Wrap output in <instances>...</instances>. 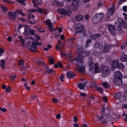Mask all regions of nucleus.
<instances>
[{"label":"nucleus","mask_w":127,"mask_h":127,"mask_svg":"<svg viewBox=\"0 0 127 127\" xmlns=\"http://www.w3.org/2000/svg\"><path fill=\"white\" fill-rule=\"evenodd\" d=\"M80 50V49H78V51L80 52L79 53L80 54L75 59L72 60V61H75L78 64H82L83 62V58L89 56L90 53L89 51H81Z\"/></svg>","instance_id":"f257e3e1"},{"label":"nucleus","mask_w":127,"mask_h":127,"mask_svg":"<svg viewBox=\"0 0 127 127\" xmlns=\"http://www.w3.org/2000/svg\"><path fill=\"white\" fill-rule=\"evenodd\" d=\"M106 111H107L108 112H109L108 110L107 109H105L104 107H103L102 111L101 112V115L100 116L99 118L98 121H99L101 123L105 124H106L108 122V120L107 119L105 120H102V119L104 118V114H107Z\"/></svg>","instance_id":"f03ea898"},{"label":"nucleus","mask_w":127,"mask_h":127,"mask_svg":"<svg viewBox=\"0 0 127 127\" xmlns=\"http://www.w3.org/2000/svg\"><path fill=\"white\" fill-rule=\"evenodd\" d=\"M101 72L102 73V76L103 78L105 77L109 73L110 69L109 68L106 66H100Z\"/></svg>","instance_id":"7ed1b4c3"},{"label":"nucleus","mask_w":127,"mask_h":127,"mask_svg":"<svg viewBox=\"0 0 127 127\" xmlns=\"http://www.w3.org/2000/svg\"><path fill=\"white\" fill-rule=\"evenodd\" d=\"M37 45V43L33 42L32 43L31 42L27 44V46L28 48L32 52H37V51L36 50V46Z\"/></svg>","instance_id":"20e7f679"},{"label":"nucleus","mask_w":127,"mask_h":127,"mask_svg":"<svg viewBox=\"0 0 127 127\" xmlns=\"http://www.w3.org/2000/svg\"><path fill=\"white\" fill-rule=\"evenodd\" d=\"M57 11L58 13L63 15H67L68 16H70L71 13V12L70 10H64L63 8H59Z\"/></svg>","instance_id":"39448f33"},{"label":"nucleus","mask_w":127,"mask_h":127,"mask_svg":"<svg viewBox=\"0 0 127 127\" xmlns=\"http://www.w3.org/2000/svg\"><path fill=\"white\" fill-rule=\"evenodd\" d=\"M84 27L83 25L81 23H78L76 26L75 30L76 33L75 35H76L77 33L81 32L83 30Z\"/></svg>","instance_id":"423d86ee"},{"label":"nucleus","mask_w":127,"mask_h":127,"mask_svg":"<svg viewBox=\"0 0 127 127\" xmlns=\"http://www.w3.org/2000/svg\"><path fill=\"white\" fill-rule=\"evenodd\" d=\"M117 21L120 25H121L124 28H127V23L123 19L120 18H118Z\"/></svg>","instance_id":"0eeeda50"},{"label":"nucleus","mask_w":127,"mask_h":127,"mask_svg":"<svg viewBox=\"0 0 127 127\" xmlns=\"http://www.w3.org/2000/svg\"><path fill=\"white\" fill-rule=\"evenodd\" d=\"M119 62L118 60L117 59L114 61H110V63L112 65L111 69L112 70H114L117 67Z\"/></svg>","instance_id":"6e6552de"},{"label":"nucleus","mask_w":127,"mask_h":127,"mask_svg":"<svg viewBox=\"0 0 127 127\" xmlns=\"http://www.w3.org/2000/svg\"><path fill=\"white\" fill-rule=\"evenodd\" d=\"M108 24V28L109 31L111 34L114 35L115 34L116 29L114 25L112 24L109 25Z\"/></svg>","instance_id":"1a4fd4ad"},{"label":"nucleus","mask_w":127,"mask_h":127,"mask_svg":"<svg viewBox=\"0 0 127 127\" xmlns=\"http://www.w3.org/2000/svg\"><path fill=\"white\" fill-rule=\"evenodd\" d=\"M8 16L10 19H15L16 17V13L15 12H12L11 11H10L8 13Z\"/></svg>","instance_id":"9d476101"},{"label":"nucleus","mask_w":127,"mask_h":127,"mask_svg":"<svg viewBox=\"0 0 127 127\" xmlns=\"http://www.w3.org/2000/svg\"><path fill=\"white\" fill-rule=\"evenodd\" d=\"M115 10V7L114 5H113L112 7L108 10V13L107 16L109 17L111 15L113 14Z\"/></svg>","instance_id":"9b49d317"},{"label":"nucleus","mask_w":127,"mask_h":127,"mask_svg":"<svg viewBox=\"0 0 127 127\" xmlns=\"http://www.w3.org/2000/svg\"><path fill=\"white\" fill-rule=\"evenodd\" d=\"M122 74L119 71H117L115 73L114 79H122Z\"/></svg>","instance_id":"f8f14e48"},{"label":"nucleus","mask_w":127,"mask_h":127,"mask_svg":"<svg viewBox=\"0 0 127 127\" xmlns=\"http://www.w3.org/2000/svg\"><path fill=\"white\" fill-rule=\"evenodd\" d=\"M88 64L90 67L89 70L91 71L93 69L94 65L93 61L91 59H90L88 61Z\"/></svg>","instance_id":"ddd939ff"},{"label":"nucleus","mask_w":127,"mask_h":127,"mask_svg":"<svg viewBox=\"0 0 127 127\" xmlns=\"http://www.w3.org/2000/svg\"><path fill=\"white\" fill-rule=\"evenodd\" d=\"M45 22L48 25V27L50 30V31L51 32L53 31V30H52L53 29V25L52 24L51 22V21L50 20H48L45 21Z\"/></svg>","instance_id":"4468645a"},{"label":"nucleus","mask_w":127,"mask_h":127,"mask_svg":"<svg viewBox=\"0 0 127 127\" xmlns=\"http://www.w3.org/2000/svg\"><path fill=\"white\" fill-rule=\"evenodd\" d=\"M111 46L108 44H105L103 49L102 50V52L103 53H105L108 52L109 49H110Z\"/></svg>","instance_id":"2eb2a0df"},{"label":"nucleus","mask_w":127,"mask_h":127,"mask_svg":"<svg viewBox=\"0 0 127 127\" xmlns=\"http://www.w3.org/2000/svg\"><path fill=\"white\" fill-rule=\"evenodd\" d=\"M120 60L123 62L127 61V55H125L124 53H122L120 56Z\"/></svg>","instance_id":"dca6fc26"},{"label":"nucleus","mask_w":127,"mask_h":127,"mask_svg":"<svg viewBox=\"0 0 127 127\" xmlns=\"http://www.w3.org/2000/svg\"><path fill=\"white\" fill-rule=\"evenodd\" d=\"M114 83L115 84L118 86H120L122 84V79H114Z\"/></svg>","instance_id":"f3484780"},{"label":"nucleus","mask_w":127,"mask_h":127,"mask_svg":"<svg viewBox=\"0 0 127 127\" xmlns=\"http://www.w3.org/2000/svg\"><path fill=\"white\" fill-rule=\"evenodd\" d=\"M95 73H99L101 72L100 67L99 68V64L98 63H96L95 65Z\"/></svg>","instance_id":"a211bd4d"},{"label":"nucleus","mask_w":127,"mask_h":127,"mask_svg":"<svg viewBox=\"0 0 127 127\" xmlns=\"http://www.w3.org/2000/svg\"><path fill=\"white\" fill-rule=\"evenodd\" d=\"M101 35L99 33L93 34L91 36V38L92 40H95L97 38L99 37Z\"/></svg>","instance_id":"6ab92c4d"},{"label":"nucleus","mask_w":127,"mask_h":127,"mask_svg":"<svg viewBox=\"0 0 127 127\" xmlns=\"http://www.w3.org/2000/svg\"><path fill=\"white\" fill-rule=\"evenodd\" d=\"M67 77L69 78H72L74 76H75L76 75L74 74L72 71H69L67 72L66 74Z\"/></svg>","instance_id":"aec40b11"},{"label":"nucleus","mask_w":127,"mask_h":127,"mask_svg":"<svg viewBox=\"0 0 127 127\" xmlns=\"http://www.w3.org/2000/svg\"><path fill=\"white\" fill-rule=\"evenodd\" d=\"M83 16L81 15H77L75 17V19L79 21H82L83 20Z\"/></svg>","instance_id":"412c9836"},{"label":"nucleus","mask_w":127,"mask_h":127,"mask_svg":"<svg viewBox=\"0 0 127 127\" xmlns=\"http://www.w3.org/2000/svg\"><path fill=\"white\" fill-rule=\"evenodd\" d=\"M77 70L80 72H83L85 69V67L82 66L81 67H79V64H77Z\"/></svg>","instance_id":"4be33fe9"},{"label":"nucleus","mask_w":127,"mask_h":127,"mask_svg":"<svg viewBox=\"0 0 127 127\" xmlns=\"http://www.w3.org/2000/svg\"><path fill=\"white\" fill-rule=\"evenodd\" d=\"M45 68L46 70L45 72H47L49 74H51L53 71L52 69H50L47 66H45Z\"/></svg>","instance_id":"5701e85b"},{"label":"nucleus","mask_w":127,"mask_h":127,"mask_svg":"<svg viewBox=\"0 0 127 127\" xmlns=\"http://www.w3.org/2000/svg\"><path fill=\"white\" fill-rule=\"evenodd\" d=\"M95 16L99 20H100L104 16V14L101 13L98 14H97Z\"/></svg>","instance_id":"b1692460"},{"label":"nucleus","mask_w":127,"mask_h":127,"mask_svg":"<svg viewBox=\"0 0 127 127\" xmlns=\"http://www.w3.org/2000/svg\"><path fill=\"white\" fill-rule=\"evenodd\" d=\"M25 33L26 35H27L30 33V32L31 29L30 27L28 26H26L25 28Z\"/></svg>","instance_id":"393cba45"},{"label":"nucleus","mask_w":127,"mask_h":127,"mask_svg":"<svg viewBox=\"0 0 127 127\" xmlns=\"http://www.w3.org/2000/svg\"><path fill=\"white\" fill-rule=\"evenodd\" d=\"M122 96V95L120 92H117L115 93L114 96V98L116 99H118Z\"/></svg>","instance_id":"a878e982"},{"label":"nucleus","mask_w":127,"mask_h":127,"mask_svg":"<svg viewBox=\"0 0 127 127\" xmlns=\"http://www.w3.org/2000/svg\"><path fill=\"white\" fill-rule=\"evenodd\" d=\"M5 60L4 59L2 60L0 62V65L2 68L3 69L5 68Z\"/></svg>","instance_id":"bb28decb"},{"label":"nucleus","mask_w":127,"mask_h":127,"mask_svg":"<svg viewBox=\"0 0 127 127\" xmlns=\"http://www.w3.org/2000/svg\"><path fill=\"white\" fill-rule=\"evenodd\" d=\"M92 21L94 23H96L98 22L100 20L97 18L95 16L93 17L92 19Z\"/></svg>","instance_id":"cd10ccee"},{"label":"nucleus","mask_w":127,"mask_h":127,"mask_svg":"<svg viewBox=\"0 0 127 127\" xmlns=\"http://www.w3.org/2000/svg\"><path fill=\"white\" fill-rule=\"evenodd\" d=\"M102 46V44L99 43L97 42H96L95 43V46L96 48L101 49Z\"/></svg>","instance_id":"c85d7f7f"},{"label":"nucleus","mask_w":127,"mask_h":127,"mask_svg":"<svg viewBox=\"0 0 127 127\" xmlns=\"http://www.w3.org/2000/svg\"><path fill=\"white\" fill-rule=\"evenodd\" d=\"M38 7V10L39 12L41 14H42L44 13H46V12H49L48 10H45L43 9H41L39 8Z\"/></svg>","instance_id":"c756f323"},{"label":"nucleus","mask_w":127,"mask_h":127,"mask_svg":"<svg viewBox=\"0 0 127 127\" xmlns=\"http://www.w3.org/2000/svg\"><path fill=\"white\" fill-rule=\"evenodd\" d=\"M78 86L79 89H82L84 88L85 85L81 83H79L78 84Z\"/></svg>","instance_id":"7c9ffc66"},{"label":"nucleus","mask_w":127,"mask_h":127,"mask_svg":"<svg viewBox=\"0 0 127 127\" xmlns=\"http://www.w3.org/2000/svg\"><path fill=\"white\" fill-rule=\"evenodd\" d=\"M16 12L17 14L24 16L25 14L22 13V10L21 9L17 10L16 11Z\"/></svg>","instance_id":"2f4dec72"},{"label":"nucleus","mask_w":127,"mask_h":127,"mask_svg":"<svg viewBox=\"0 0 127 127\" xmlns=\"http://www.w3.org/2000/svg\"><path fill=\"white\" fill-rule=\"evenodd\" d=\"M16 1L17 2L21 4L22 5H25L26 4L25 3H24L26 1L25 0H17Z\"/></svg>","instance_id":"473e14b6"},{"label":"nucleus","mask_w":127,"mask_h":127,"mask_svg":"<svg viewBox=\"0 0 127 127\" xmlns=\"http://www.w3.org/2000/svg\"><path fill=\"white\" fill-rule=\"evenodd\" d=\"M102 85L104 86V87L106 88H108L109 87L108 84L106 82H102Z\"/></svg>","instance_id":"72a5a7b5"},{"label":"nucleus","mask_w":127,"mask_h":127,"mask_svg":"<svg viewBox=\"0 0 127 127\" xmlns=\"http://www.w3.org/2000/svg\"><path fill=\"white\" fill-rule=\"evenodd\" d=\"M124 65L122 64L119 63L116 68H117L119 69H122L124 68Z\"/></svg>","instance_id":"f704fd0d"},{"label":"nucleus","mask_w":127,"mask_h":127,"mask_svg":"<svg viewBox=\"0 0 127 127\" xmlns=\"http://www.w3.org/2000/svg\"><path fill=\"white\" fill-rule=\"evenodd\" d=\"M78 2L74 0H72V5L74 6H76L77 5Z\"/></svg>","instance_id":"c9c22d12"},{"label":"nucleus","mask_w":127,"mask_h":127,"mask_svg":"<svg viewBox=\"0 0 127 127\" xmlns=\"http://www.w3.org/2000/svg\"><path fill=\"white\" fill-rule=\"evenodd\" d=\"M97 91L101 93V94H102L103 92V90L102 88L100 87H98L97 88Z\"/></svg>","instance_id":"e433bc0d"},{"label":"nucleus","mask_w":127,"mask_h":127,"mask_svg":"<svg viewBox=\"0 0 127 127\" xmlns=\"http://www.w3.org/2000/svg\"><path fill=\"white\" fill-rule=\"evenodd\" d=\"M89 98L90 100L88 99V101H90L91 100H94L95 99V97L92 95H90L89 97Z\"/></svg>","instance_id":"4c0bfd02"},{"label":"nucleus","mask_w":127,"mask_h":127,"mask_svg":"<svg viewBox=\"0 0 127 127\" xmlns=\"http://www.w3.org/2000/svg\"><path fill=\"white\" fill-rule=\"evenodd\" d=\"M123 27L121 25H120L119 26H118L117 27V31H121L122 30V27Z\"/></svg>","instance_id":"58836bf2"},{"label":"nucleus","mask_w":127,"mask_h":127,"mask_svg":"<svg viewBox=\"0 0 127 127\" xmlns=\"http://www.w3.org/2000/svg\"><path fill=\"white\" fill-rule=\"evenodd\" d=\"M54 60L52 58H50L49 59V63L51 64H53L54 62Z\"/></svg>","instance_id":"ea45409f"},{"label":"nucleus","mask_w":127,"mask_h":127,"mask_svg":"<svg viewBox=\"0 0 127 127\" xmlns=\"http://www.w3.org/2000/svg\"><path fill=\"white\" fill-rule=\"evenodd\" d=\"M24 63V61L23 60H20L18 62V64L19 65H23Z\"/></svg>","instance_id":"a19ab883"},{"label":"nucleus","mask_w":127,"mask_h":127,"mask_svg":"<svg viewBox=\"0 0 127 127\" xmlns=\"http://www.w3.org/2000/svg\"><path fill=\"white\" fill-rule=\"evenodd\" d=\"M75 40V38L74 37H73L70 39L69 42L70 43H71L72 44H73L74 43V41Z\"/></svg>","instance_id":"79ce46f5"},{"label":"nucleus","mask_w":127,"mask_h":127,"mask_svg":"<svg viewBox=\"0 0 127 127\" xmlns=\"http://www.w3.org/2000/svg\"><path fill=\"white\" fill-rule=\"evenodd\" d=\"M58 66L60 68H63V64L60 62H58L57 63Z\"/></svg>","instance_id":"37998d69"},{"label":"nucleus","mask_w":127,"mask_h":127,"mask_svg":"<svg viewBox=\"0 0 127 127\" xmlns=\"http://www.w3.org/2000/svg\"><path fill=\"white\" fill-rule=\"evenodd\" d=\"M1 8L4 11L6 12L8 10L7 8L3 6H1Z\"/></svg>","instance_id":"c03bdc74"},{"label":"nucleus","mask_w":127,"mask_h":127,"mask_svg":"<svg viewBox=\"0 0 127 127\" xmlns=\"http://www.w3.org/2000/svg\"><path fill=\"white\" fill-rule=\"evenodd\" d=\"M11 89L10 87H8L5 89V91L6 92H9L11 91Z\"/></svg>","instance_id":"a18cd8bd"},{"label":"nucleus","mask_w":127,"mask_h":127,"mask_svg":"<svg viewBox=\"0 0 127 127\" xmlns=\"http://www.w3.org/2000/svg\"><path fill=\"white\" fill-rule=\"evenodd\" d=\"M17 77L16 75H14L12 76H9V78L10 79L12 80H13L15 78H16Z\"/></svg>","instance_id":"49530a36"},{"label":"nucleus","mask_w":127,"mask_h":127,"mask_svg":"<svg viewBox=\"0 0 127 127\" xmlns=\"http://www.w3.org/2000/svg\"><path fill=\"white\" fill-rule=\"evenodd\" d=\"M56 5L59 7L62 6L63 5V3L61 2H58Z\"/></svg>","instance_id":"de8ad7c7"},{"label":"nucleus","mask_w":127,"mask_h":127,"mask_svg":"<svg viewBox=\"0 0 127 127\" xmlns=\"http://www.w3.org/2000/svg\"><path fill=\"white\" fill-rule=\"evenodd\" d=\"M0 110L3 112H5L7 111V110L4 108L0 107Z\"/></svg>","instance_id":"09e8293b"},{"label":"nucleus","mask_w":127,"mask_h":127,"mask_svg":"<svg viewBox=\"0 0 127 127\" xmlns=\"http://www.w3.org/2000/svg\"><path fill=\"white\" fill-rule=\"evenodd\" d=\"M36 3L39 5H40L42 3L41 0H36Z\"/></svg>","instance_id":"8fccbe9b"},{"label":"nucleus","mask_w":127,"mask_h":127,"mask_svg":"<svg viewBox=\"0 0 127 127\" xmlns=\"http://www.w3.org/2000/svg\"><path fill=\"white\" fill-rule=\"evenodd\" d=\"M123 10L125 12H126L127 10V7L126 6H124L123 7Z\"/></svg>","instance_id":"3c124183"},{"label":"nucleus","mask_w":127,"mask_h":127,"mask_svg":"<svg viewBox=\"0 0 127 127\" xmlns=\"http://www.w3.org/2000/svg\"><path fill=\"white\" fill-rule=\"evenodd\" d=\"M102 100L104 102H106L107 101V98L105 97H102Z\"/></svg>","instance_id":"603ef678"},{"label":"nucleus","mask_w":127,"mask_h":127,"mask_svg":"<svg viewBox=\"0 0 127 127\" xmlns=\"http://www.w3.org/2000/svg\"><path fill=\"white\" fill-rule=\"evenodd\" d=\"M34 30H31L30 31V33H31V34L32 35H34L35 34H34Z\"/></svg>","instance_id":"864d4df0"},{"label":"nucleus","mask_w":127,"mask_h":127,"mask_svg":"<svg viewBox=\"0 0 127 127\" xmlns=\"http://www.w3.org/2000/svg\"><path fill=\"white\" fill-rule=\"evenodd\" d=\"M83 34L84 36H87V34L85 30H83Z\"/></svg>","instance_id":"5fc2aeb1"},{"label":"nucleus","mask_w":127,"mask_h":127,"mask_svg":"<svg viewBox=\"0 0 127 127\" xmlns=\"http://www.w3.org/2000/svg\"><path fill=\"white\" fill-rule=\"evenodd\" d=\"M52 101L55 103H57L58 102V100L56 98H54L52 99Z\"/></svg>","instance_id":"6e6d98bb"},{"label":"nucleus","mask_w":127,"mask_h":127,"mask_svg":"<svg viewBox=\"0 0 127 127\" xmlns=\"http://www.w3.org/2000/svg\"><path fill=\"white\" fill-rule=\"evenodd\" d=\"M123 15L124 16V19L125 20H127V14H126L125 13H123Z\"/></svg>","instance_id":"4d7b16f0"},{"label":"nucleus","mask_w":127,"mask_h":127,"mask_svg":"<svg viewBox=\"0 0 127 127\" xmlns=\"http://www.w3.org/2000/svg\"><path fill=\"white\" fill-rule=\"evenodd\" d=\"M60 38L61 40H64L65 38V36L64 35L62 34L60 36Z\"/></svg>","instance_id":"13d9d810"},{"label":"nucleus","mask_w":127,"mask_h":127,"mask_svg":"<svg viewBox=\"0 0 127 127\" xmlns=\"http://www.w3.org/2000/svg\"><path fill=\"white\" fill-rule=\"evenodd\" d=\"M80 95L82 96L85 97L86 96V95L85 93L80 92Z\"/></svg>","instance_id":"bf43d9fd"},{"label":"nucleus","mask_w":127,"mask_h":127,"mask_svg":"<svg viewBox=\"0 0 127 127\" xmlns=\"http://www.w3.org/2000/svg\"><path fill=\"white\" fill-rule=\"evenodd\" d=\"M4 50L2 48H0V56L2 54V53L3 52Z\"/></svg>","instance_id":"052dcab7"},{"label":"nucleus","mask_w":127,"mask_h":127,"mask_svg":"<svg viewBox=\"0 0 127 127\" xmlns=\"http://www.w3.org/2000/svg\"><path fill=\"white\" fill-rule=\"evenodd\" d=\"M61 115L60 114H58L56 116V118L58 119H59L60 118Z\"/></svg>","instance_id":"680f3d73"},{"label":"nucleus","mask_w":127,"mask_h":127,"mask_svg":"<svg viewBox=\"0 0 127 127\" xmlns=\"http://www.w3.org/2000/svg\"><path fill=\"white\" fill-rule=\"evenodd\" d=\"M91 42V39H88L86 41V43L88 44L89 43H90Z\"/></svg>","instance_id":"e2e57ef3"},{"label":"nucleus","mask_w":127,"mask_h":127,"mask_svg":"<svg viewBox=\"0 0 127 127\" xmlns=\"http://www.w3.org/2000/svg\"><path fill=\"white\" fill-rule=\"evenodd\" d=\"M8 41H12V38L11 36L8 37L7 38Z\"/></svg>","instance_id":"0e129e2a"},{"label":"nucleus","mask_w":127,"mask_h":127,"mask_svg":"<svg viewBox=\"0 0 127 127\" xmlns=\"http://www.w3.org/2000/svg\"><path fill=\"white\" fill-rule=\"evenodd\" d=\"M126 0H120L119 2V4H120L122 3L125 1Z\"/></svg>","instance_id":"69168bd1"},{"label":"nucleus","mask_w":127,"mask_h":127,"mask_svg":"<svg viewBox=\"0 0 127 127\" xmlns=\"http://www.w3.org/2000/svg\"><path fill=\"white\" fill-rule=\"evenodd\" d=\"M62 28L61 27H60L58 29V31L59 32H62Z\"/></svg>","instance_id":"338daca9"},{"label":"nucleus","mask_w":127,"mask_h":127,"mask_svg":"<svg viewBox=\"0 0 127 127\" xmlns=\"http://www.w3.org/2000/svg\"><path fill=\"white\" fill-rule=\"evenodd\" d=\"M122 107L124 108H127V104H125L122 105Z\"/></svg>","instance_id":"774afa93"}]
</instances>
